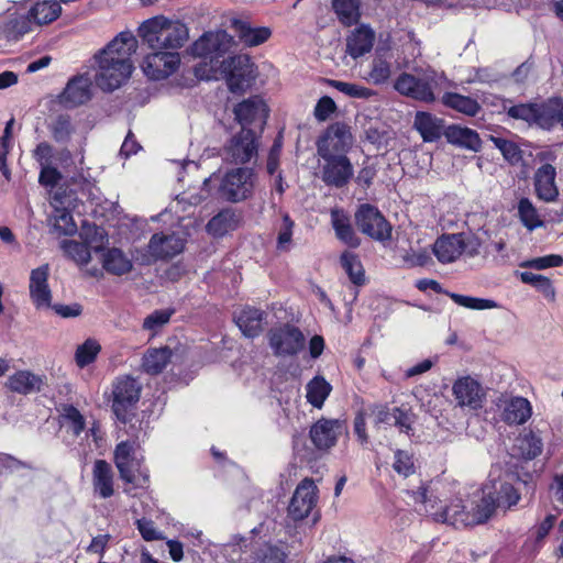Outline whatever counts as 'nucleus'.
I'll list each match as a JSON object with an SVG mask.
<instances>
[{
	"label": "nucleus",
	"mask_w": 563,
	"mask_h": 563,
	"mask_svg": "<svg viewBox=\"0 0 563 563\" xmlns=\"http://www.w3.org/2000/svg\"><path fill=\"white\" fill-rule=\"evenodd\" d=\"M492 470L488 483L481 496L451 497L449 484L437 481L421 485L408 494L415 503H420L424 511L435 521L455 528H466L487 522L497 508L510 509L520 500V494L514 487L515 474H495Z\"/></svg>",
	"instance_id": "f257e3e1"
},
{
	"label": "nucleus",
	"mask_w": 563,
	"mask_h": 563,
	"mask_svg": "<svg viewBox=\"0 0 563 563\" xmlns=\"http://www.w3.org/2000/svg\"><path fill=\"white\" fill-rule=\"evenodd\" d=\"M137 40L131 32H121L97 56L98 71L95 80L104 91H113L131 76V57L136 53Z\"/></svg>",
	"instance_id": "f03ea898"
},
{
	"label": "nucleus",
	"mask_w": 563,
	"mask_h": 563,
	"mask_svg": "<svg viewBox=\"0 0 563 563\" xmlns=\"http://www.w3.org/2000/svg\"><path fill=\"white\" fill-rule=\"evenodd\" d=\"M257 174L254 168L240 166L228 169L222 175L212 174L202 183L201 192L190 203L198 205L210 196L211 185L217 183L216 197L219 200L240 203L253 198L257 185Z\"/></svg>",
	"instance_id": "7ed1b4c3"
},
{
	"label": "nucleus",
	"mask_w": 563,
	"mask_h": 563,
	"mask_svg": "<svg viewBox=\"0 0 563 563\" xmlns=\"http://www.w3.org/2000/svg\"><path fill=\"white\" fill-rule=\"evenodd\" d=\"M137 35L148 49L178 52L187 43L189 30L178 19L156 15L140 24Z\"/></svg>",
	"instance_id": "20e7f679"
},
{
	"label": "nucleus",
	"mask_w": 563,
	"mask_h": 563,
	"mask_svg": "<svg viewBox=\"0 0 563 563\" xmlns=\"http://www.w3.org/2000/svg\"><path fill=\"white\" fill-rule=\"evenodd\" d=\"M442 80V74L432 67H413L396 78L394 89L412 100L432 103L437 99Z\"/></svg>",
	"instance_id": "39448f33"
},
{
	"label": "nucleus",
	"mask_w": 563,
	"mask_h": 563,
	"mask_svg": "<svg viewBox=\"0 0 563 563\" xmlns=\"http://www.w3.org/2000/svg\"><path fill=\"white\" fill-rule=\"evenodd\" d=\"M114 463L120 477L134 487L143 488L150 483L148 470L142 460L135 456L134 445L128 441L120 442L114 450Z\"/></svg>",
	"instance_id": "423d86ee"
},
{
	"label": "nucleus",
	"mask_w": 563,
	"mask_h": 563,
	"mask_svg": "<svg viewBox=\"0 0 563 563\" xmlns=\"http://www.w3.org/2000/svg\"><path fill=\"white\" fill-rule=\"evenodd\" d=\"M267 340L273 354L277 357L295 356L303 350L306 343L302 331L290 323L271 328Z\"/></svg>",
	"instance_id": "0eeeda50"
},
{
	"label": "nucleus",
	"mask_w": 563,
	"mask_h": 563,
	"mask_svg": "<svg viewBox=\"0 0 563 563\" xmlns=\"http://www.w3.org/2000/svg\"><path fill=\"white\" fill-rule=\"evenodd\" d=\"M222 69L225 74L230 91L242 93L255 80V66L247 55H235L223 60Z\"/></svg>",
	"instance_id": "6e6552de"
},
{
	"label": "nucleus",
	"mask_w": 563,
	"mask_h": 563,
	"mask_svg": "<svg viewBox=\"0 0 563 563\" xmlns=\"http://www.w3.org/2000/svg\"><path fill=\"white\" fill-rule=\"evenodd\" d=\"M353 144L350 128L341 122L329 125L325 132L317 141L319 157L345 155Z\"/></svg>",
	"instance_id": "1a4fd4ad"
},
{
	"label": "nucleus",
	"mask_w": 563,
	"mask_h": 563,
	"mask_svg": "<svg viewBox=\"0 0 563 563\" xmlns=\"http://www.w3.org/2000/svg\"><path fill=\"white\" fill-rule=\"evenodd\" d=\"M258 141L254 131L242 129L223 148V161L229 164L244 165L257 156Z\"/></svg>",
	"instance_id": "9d476101"
},
{
	"label": "nucleus",
	"mask_w": 563,
	"mask_h": 563,
	"mask_svg": "<svg viewBox=\"0 0 563 563\" xmlns=\"http://www.w3.org/2000/svg\"><path fill=\"white\" fill-rule=\"evenodd\" d=\"M358 230L376 241L390 239L391 227L380 211L368 203L361 205L355 213Z\"/></svg>",
	"instance_id": "9b49d317"
},
{
	"label": "nucleus",
	"mask_w": 563,
	"mask_h": 563,
	"mask_svg": "<svg viewBox=\"0 0 563 563\" xmlns=\"http://www.w3.org/2000/svg\"><path fill=\"white\" fill-rule=\"evenodd\" d=\"M142 63V69L145 76L152 80H161L169 77L178 69L180 65V55L178 52L165 49H151Z\"/></svg>",
	"instance_id": "f8f14e48"
},
{
	"label": "nucleus",
	"mask_w": 563,
	"mask_h": 563,
	"mask_svg": "<svg viewBox=\"0 0 563 563\" xmlns=\"http://www.w3.org/2000/svg\"><path fill=\"white\" fill-rule=\"evenodd\" d=\"M141 386L130 376L118 377L113 383L112 409L119 420L125 421L128 411L140 399Z\"/></svg>",
	"instance_id": "ddd939ff"
},
{
	"label": "nucleus",
	"mask_w": 563,
	"mask_h": 563,
	"mask_svg": "<svg viewBox=\"0 0 563 563\" xmlns=\"http://www.w3.org/2000/svg\"><path fill=\"white\" fill-rule=\"evenodd\" d=\"M321 180L330 187L343 188L354 175V168L346 155L321 157Z\"/></svg>",
	"instance_id": "4468645a"
},
{
	"label": "nucleus",
	"mask_w": 563,
	"mask_h": 563,
	"mask_svg": "<svg viewBox=\"0 0 563 563\" xmlns=\"http://www.w3.org/2000/svg\"><path fill=\"white\" fill-rule=\"evenodd\" d=\"M318 487L313 479L303 478L296 487L291 497L288 515L294 520H302L309 516L317 504Z\"/></svg>",
	"instance_id": "2eb2a0df"
},
{
	"label": "nucleus",
	"mask_w": 563,
	"mask_h": 563,
	"mask_svg": "<svg viewBox=\"0 0 563 563\" xmlns=\"http://www.w3.org/2000/svg\"><path fill=\"white\" fill-rule=\"evenodd\" d=\"M452 393L460 407L473 410L482 408L486 398L482 384L471 376L457 378L452 386Z\"/></svg>",
	"instance_id": "dca6fc26"
},
{
	"label": "nucleus",
	"mask_w": 563,
	"mask_h": 563,
	"mask_svg": "<svg viewBox=\"0 0 563 563\" xmlns=\"http://www.w3.org/2000/svg\"><path fill=\"white\" fill-rule=\"evenodd\" d=\"M233 45V37L224 30L207 32L192 45V53L199 57L217 58Z\"/></svg>",
	"instance_id": "f3484780"
},
{
	"label": "nucleus",
	"mask_w": 563,
	"mask_h": 563,
	"mask_svg": "<svg viewBox=\"0 0 563 563\" xmlns=\"http://www.w3.org/2000/svg\"><path fill=\"white\" fill-rule=\"evenodd\" d=\"M49 265L44 264L31 271L29 291L32 303L36 309H49L52 307V290L48 285Z\"/></svg>",
	"instance_id": "a211bd4d"
},
{
	"label": "nucleus",
	"mask_w": 563,
	"mask_h": 563,
	"mask_svg": "<svg viewBox=\"0 0 563 563\" xmlns=\"http://www.w3.org/2000/svg\"><path fill=\"white\" fill-rule=\"evenodd\" d=\"M345 431V426L339 419H320L310 428V439L318 450H328L335 445Z\"/></svg>",
	"instance_id": "6ab92c4d"
},
{
	"label": "nucleus",
	"mask_w": 563,
	"mask_h": 563,
	"mask_svg": "<svg viewBox=\"0 0 563 563\" xmlns=\"http://www.w3.org/2000/svg\"><path fill=\"white\" fill-rule=\"evenodd\" d=\"M496 406L501 409V419L508 424H522L532 413L530 401L520 396H500Z\"/></svg>",
	"instance_id": "aec40b11"
},
{
	"label": "nucleus",
	"mask_w": 563,
	"mask_h": 563,
	"mask_svg": "<svg viewBox=\"0 0 563 563\" xmlns=\"http://www.w3.org/2000/svg\"><path fill=\"white\" fill-rule=\"evenodd\" d=\"M91 99V80L86 75L71 78L59 95V103L66 108H75Z\"/></svg>",
	"instance_id": "412c9836"
},
{
	"label": "nucleus",
	"mask_w": 563,
	"mask_h": 563,
	"mask_svg": "<svg viewBox=\"0 0 563 563\" xmlns=\"http://www.w3.org/2000/svg\"><path fill=\"white\" fill-rule=\"evenodd\" d=\"M234 115L235 120L242 125V129H246V125L257 121L261 124V129H263L268 115V109L258 96H254L236 104Z\"/></svg>",
	"instance_id": "4be33fe9"
},
{
	"label": "nucleus",
	"mask_w": 563,
	"mask_h": 563,
	"mask_svg": "<svg viewBox=\"0 0 563 563\" xmlns=\"http://www.w3.org/2000/svg\"><path fill=\"white\" fill-rule=\"evenodd\" d=\"M556 169L551 164H542L533 175L536 195L545 202H553L559 197V188L555 183Z\"/></svg>",
	"instance_id": "5701e85b"
},
{
	"label": "nucleus",
	"mask_w": 563,
	"mask_h": 563,
	"mask_svg": "<svg viewBox=\"0 0 563 563\" xmlns=\"http://www.w3.org/2000/svg\"><path fill=\"white\" fill-rule=\"evenodd\" d=\"M147 246L148 252L154 258L164 260L181 253L185 247V241L175 233H155L150 239Z\"/></svg>",
	"instance_id": "b1692460"
},
{
	"label": "nucleus",
	"mask_w": 563,
	"mask_h": 563,
	"mask_svg": "<svg viewBox=\"0 0 563 563\" xmlns=\"http://www.w3.org/2000/svg\"><path fill=\"white\" fill-rule=\"evenodd\" d=\"M267 313L258 308L245 306L234 316V321L246 338H256L264 330Z\"/></svg>",
	"instance_id": "393cba45"
},
{
	"label": "nucleus",
	"mask_w": 563,
	"mask_h": 563,
	"mask_svg": "<svg viewBox=\"0 0 563 563\" xmlns=\"http://www.w3.org/2000/svg\"><path fill=\"white\" fill-rule=\"evenodd\" d=\"M242 221L240 212L231 207L223 208L206 224V231L213 238H222L236 230Z\"/></svg>",
	"instance_id": "a878e982"
},
{
	"label": "nucleus",
	"mask_w": 563,
	"mask_h": 563,
	"mask_svg": "<svg viewBox=\"0 0 563 563\" xmlns=\"http://www.w3.org/2000/svg\"><path fill=\"white\" fill-rule=\"evenodd\" d=\"M232 27L240 42L247 47L258 46L269 40L272 30L268 26H253L250 22L234 19Z\"/></svg>",
	"instance_id": "bb28decb"
},
{
	"label": "nucleus",
	"mask_w": 563,
	"mask_h": 563,
	"mask_svg": "<svg viewBox=\"0 0 563 563\" xmlns=\"http://www.w3.org/2000/svg\"><path fill=\"white\" fill-rule=\"evenodd\" d=\"M461 234H443L433 244V254L442 264L455 262L462 254Z\"/></svg>",
	"instance_id": "cd10ccee"
},
{
	"label": "nucleus",
	"mask_w": 563,
	"mask_h": 563,
	"mask_svg": "<svg viewBox=\"0 0 563 563\" xmlns=\"http://www.w3.org/2000/svg\"><path fill=\"white\" fill-rule=\"evenodd\" d=\"M44 384L43 377L30 371H18L10 375L5 382V387L20 395L38 393Z\"/></svg>",
	"instance_id": "c85d7f7f"
},
{
	"label": "nucleus",
	"mask_w": 563,
	"mask_h": 563,
	"mask_svg": "<svg viewBox=\"0 0 563 563\" xmlns=\"http://www.w3.org/2000/svg\"><path fill=\"white\" fill-rule=\"evenodd\" d=\"M92 486L95 493L103 499L110 498L113 493V471L104 460H97L92 470Z\"/></svg>",
	"instance_id": "c756f323"
},
{
	"label": "nucleus",
	"mask_w": 563,
	"mask_h": 563,
	"mask_svg": "<svg viewBox=\"0 0 563 563\" xmlns=\"http://www.w3.org/2000/svg\"><path fill=\"white\" fill-rule=\"evenodd\" d=\"M375 40L372 29L361 25L355 29L346 40V53L354 59L371 52Z\"/></svg>",
	"instance_id": "7c9ffc66"
},
{
	"label": "nucleus",
	"mask_w": 563,
	"mask_h": 563,
	"mask_svg": "<svg viewBox=\"0 0 563 563\" xmlns=\"http://www.w3.org/2000/svg\"><path fill=\"white\" fill-rule=\"evenodd\" d=\"M444 135L448 142L453 145L474 152H478L482 147V141L478 133L470 128L453 124L445 129Z\"/></svg>",
	"instance_id": "2f4dec72"
},
{
	"label": "nucleus",
	"mask_w": 563,
	"mask_h": 563,
	"mask_svg": "<svg viewBox=\"0 0 563 563\" xmlns=\"http://www.w3.org/2000/svg\"><path fill=\"white\" fill-rule=\"evenodd\" d=\"M413 126L424 142H434L443 133V120L424 111L416 113Z\"/></svg>",
	"instance_id": "473e14b6"
},
{
	"label": "nucleus",
	"mask_w": 563,
	"mask_h": 563,
	"mask_svg": "<svg viewBox=\"0 0 563 563\" xmlns=\"http://www.w3.org/2000/svg\"><path fill=\"white\" fill-rule=\"evenodd\" d=\"M62 428H64L66 432L64 441L67 445H71L75 439L86 429L85 417L76 407L67 405L64 407L62 413Z\"/></svg>",
	"instance_id": "72a5a7b5"
},
{
	"label": "nucleus",
	"mask_w": 563,
	"mask_h": 563,
	"mask_svg": "<svg viewBox=\"0 0 563 563\" xmlns=\"http://www.w3.org/2000/svg\"><path fill=\"white\" fill-rule=\"evenodd\" d=\"M441 102L444 107L467 117H476L482 110V107L476 99L457 92L443 93Z\"/></svg>",
	"instance_id": "f704fd0d"
},
{
	"label": "nucleus",
	"mask_w": 563,
	"mask_h": 563,
	"mask_svg": "<svg viewBox=\"0 0 563 563\" xmlns=\"http://www.w3.org/2000/svg\"><path fill=\"white\" fill-rule=\"evenodd\" d=\"M543 442L541 437L533 431H526L521 433L514 446L516 455L523 460H533L542 453Z\"/></svg>",
	"instance_id": "c9c22d12"
},
{
	"label": "nucleus",
	"mask_w": 563,
	"mask_h": 563,
	"mask_svg": "<svg viewBox=\"0 0 563 563\" xmlns=\"http://www.w3.org/2000/svg\"><path fill=\"white\" fill-rule=\"evenodd\" d=\"M560 103L561 100L556 98L549 99L542 103H537L533 124L541 129L550 130L560 123Z\"/></svg>",
	"instance_id": "e433bc0d"
},
{
	"label": "nucleus",
	"mask_w": 563,
	"mask_h": 563,
	"mask_svg": "<svg viewBox=\"0 0 563 563\" xmlns=\"http://www.w3.org/2000/svg\"><path fill=\"white\" fill-rule=\"evenodd\" d=\"M172 355L173 352L168 346L148 349L143 356L142 367L145 373L157 375L165 369Z\"/></svg>",
	"instance_id": "4c0bfd02"
},
{
	"label": "nucleus",
	"mask_w": 563,
	"mask_h": 563,
	"mask_svg": "<svg viewBox=\"0 0 563 563\" xmlns=\"http://www.w3.org/2000/svg\"><path fill=\"white\" fill-rule=\"evenodd\" d=\"M102 266L108 273L121 276L130 273L133 264L120 249L113 247L103 253Z\"/></svg>",
	"instance_id": "58836bf2"
},
{
	"label": "nucleus",
	"mask_w": 563,
	"mask_h": 563,
	"mask_svg": "<svg viewBox=\"0 0 563 563\" xmlns=\"http://www.w3.org/2000/svg\"><path fill=\"white\" fill-rule=\"evenodd\" d=\"M331 222L335 231L336 238L343 243L351 247H357L360 245V239L356 236L350 219L340 210L331 211Z\"/></svg>",
	"instance_id": "ea45409f"
},
{
	"label": "nucleus",
	"mask_w": 563,
	"mask_h": 563,
	"mask_svg": "<svg viewBox=\"0 0 563 563\" xmlns=\"http://www.w3.org/2000/svg\"><path fill=\"white\" fill-rule=\"evenodd\" d=\"M62 12L59 2L44 0L35 2L29 10L30 16L37 25L48 24L55 21Z\"/></svg>",
	"instance_id": "a19ab883"
},
{
	"label": "nucleus",
	"mask_w": 563,
	"mask_h": 563,
	"mask_svg": "<svg viewBox=\"0 0 563 563\" xmlns=\"http://www.w3.org/2000/svg\"><path fill=\"white\" fill-rule=\"evenodd\" d=\"M331 390L332 386L324 377L316 376L306 386L307 401L314 408L321 409Z\"/></svg>",
	"instance_id": "79ce46f5"
},
{
	"label": "nucleus",
	"mask_w": 563,
	"mask_h": 563,
	"mask_svg": "<svg viewBox=\"0 0 563 563\" xmlns=\"http://www.w3.org/2000/svg\"><path fill=\"white\" fill-rule=\"evenodd\" d=\"M332 8L340 22L344 25L355 24L360 19L358 0H333Z\"/></svg>",
	"instance_id": "37998d69"
},
{
	"label": "nucleus",
	"mask_w": 563,
	"mask_h": 563,
	"mask_svg": "<svg viewBox=\"0 0 563 563\" xmlns=\"http://www.w3.org/2000/svg\"><path fill=\"white\" fill-rule=\"evenodd\" d=\"M518 216L523 227L529 231L544 227V222L541 219L537 208L528 198H521L519 200Z\"/></svg>",
	"instance_id": "c03bdc74"
},
{
	"label": "nucleus",
	"mask_w": 563,
	"mask_h": 563,
	"mask_svg": "<svg viewBox=\"0 0 563 563\" xmlns=\"http://www.w3.org/2000/svg\"><path fill=\"white\" fill-rule=\"evenodd\" d=\"M49 222L53 227V231L58 235L71 236L77 232V224L67 209L56 208Z\"/></svg>",
	"instance_id": "a18cd8bd"
},
{
	"label": "nucleus",
	"mask_w": 563,
	"mask_h": 563,
	"mask_svg": "<svg viewBox=\"0 0 563 563\" xmlns=\"http://www.w3.org/2000/svg\"><path fill=\"white\" fill-rule=\"evenodd\" d=\"M391 76V64L382 57H375L371 65L369 70L363 78L372 85H383L388 81Z\"/></svg>",
	"instance_id": "49530a36"
},
{
	"label": "nucleus",
	"mask_w": 563,
	"mask_h": 563,
	"mask_svg": "<svg viewBox=\"0 0 563 563\" xmlns=\"http://www.w3.org/2000/svg\"><path fill=\"white\" fill-rule=\"evenodd\" d=\"M341 265L354 285L362 286L365 283L364 268L357 255L344 252L341 255Z\"/></svg>",
	"instance_id": "de8ad7c7"
},
{
	"label": "nucleus",
	"mask_w": 563,
	"mask_h": 563,
	"mask_svg": "<svg viewBox=\"0 0 563 563\" xmlns=\"http://www.w3.org/2000/svg\"><path fill=\"white\" fill-rule=\"evenodd\" d=\"M65 255L73 260L78 265H87L91 260V253L89 247L80 242L74 240H64L60 243Z\"/></svg>",
	"instance_id": "09e8293b"
},
{
	"label": "nucleus",
	"mask_w": 563,
	"mask_h": 563,
	"mask_svg": "<svg viewBox=\"0 0 563 563\" xmlns=\"http://www.w3.org/2000/svg\"><path fill=\"white\" fill-rule=\"evenodd\" d=\"M445 295L456 305L472 310H487L498 307L497 302L492 299L476 298L451 291H445Z\"/></svg>",
	"instance_id": "8fccbe9b"
},
{
	"label": "nucleus",
	"mask_w": 563,
	"mask_h": 563,
	"mask_svg": "<svg viewBox=\"0 0 563 563\" xmlns=\"http://www.w3.org/2000/svg\"><path fill=\"white\" fill-rule=\"evenodd\" d=\"M490 141L509 164L517 165L522 159V151L515 142L499 136H490Z\"/></svg>",
	"instance_id": "3c124183"
},
{
	"label": "nucleus",
	"mask_w": 563,
	"mask_h": 563,
	"mask_svg": "<svg viewBox=\"0 0 563 563\" xmlns=\"http://www.w3.org/2000/svg\"><path fill=\"white\" fill-rule=\"evenodd\" d=\"M100 350H101V346L96 340H92V339L86 340L76 350V354H75L76 364L81 368L91 364L96 360Z\"/></svg>",
	"instance_id": "603ef678"
},
{
	"label": "nucleus",
	"mask_w": 563,
	"mask_h": 563,
	"mask_svg": "<svg viewBox=\"0 0 563 563\" xmlns=\"http://www.w3.org/2000/svg\"><path fill=\"white\" fill-rule=\"evenodd\" d=\"M286 554L277 545L263 544L254 553L252 561L255 563H285Z\"/></svg>",
	"instance_id": "864d4df0"
},
{
	"label": "nucleus",
	"mask_w": 563,
	"mask_h": 563,
	"mask_svg": "<svg viewBox=\"0 0 563 563\" xmlns=\"http://www.w3.org/2000/svg\"><path fill=\"white\" fill-rule=\"evenodd\" d=\"M331 87L351 98L367 99L373 96V90L361 85L341 81L329 80Z\"/></svg>",
	"instance_id": "5fc2aeb1"
},
{
	"label": "nucleus",
	"mask_w": 563,
	"mask_h": 563,
	"mask_svg": "<svg viewBox=\"0 0 563 563\" xmlns=\"http://www.w3.org/2000/svg\"><path fill=\"white\" fill-rule=\"evenodd\" d=\"M51 132L56 142H67L73 132L74 128L68 115H58L51 124Z\"/></svg>",
	"instance_id": "6e6d98bb"
},
{
	"label": "nucleus",
	"mask_w": 563,
	"mask_h": 563,
	"mask_svg": "<svg viewBox=\"0 0 563 563\" xmlns=\"http://www.w3.org/2000/svg\"><path fill=\"white\" fill-rule=\"evenodd\" d=\"M561 266H563V257L559 254H549L520 263V267L533 268L537 271Z\"/></svg>",
	"instance_id": "4d7b16f0"
},
{
	"label": "nucleus",
	"mask_w": 563,
	"mask_h": 563,
	"mask_svg": "<svg viewBox=\"0 0 563 563\" xmlns=\"http://www.w3.org/2000/svg\"><path fill=\"white\" fill-rule=\"evenodd\" d=\"M393 468L396 473L405 477H408L409 475L413 474L415 462L412 454L404 450H397L395 452Z\"/></svg>",
	"instance_id": "13d9d810"
},
{
	"label": "nucleus",
	"mask_w": 563,
	"mask_h": 563,
	"mask_svg": "<svg viewBox=\"0 0 563 563\" xmlns=\"http://www.w3.org/2000/svg\"><path fill=\"white\" fill-rule=\"evenodd\" d=\"M173 312L174 311L169 309L155 310L144 319L143 329L156 332L169 322Z\"/></svg>",
	"instance_id": "bf43d9fd"
},
{
	"label": "nucleus",
	"mask_w": 563,
	"mask_h": 563,
	"mask_svg": "<svg viewBox=\"0 0 563 563\" xmlns=\"http://www.w3.org/2000/svg\"><path fill=\"white\" fill-rule=\"evenodd\" d=\"M537 103H519L507 109V114L516 120H523L533 124L536 119Z\"/></svg>",
	"instance_id": "052dcab7"
},
{
	"label": "nucleus",
	"mask_w": 563,
	"mask_h": 563,
	"mask_svg": "<svg viewBox=\"0 0 563 563\" xmlns=\"http://www.w3.org/2000/svg\"><path fill=\"white\" fill-rule=\"evenodd\" d=\"M32 22L33 20L29 12L26 15H19L12 19L8 24L9 34L12 35L15 40L23 36L31 31Z\"/></svg>",
	"instance_id": "680f3d73"
},
{
	"label": "nucleus",
	"mask_w": 563,
	"mask_h": 563,
	"mask_svg": "<svg viewBox=\"0 0 563 563\" xmlns=\"http://www.w3.org/2000/svg\"><path fill=\"white\" fill-rule=\"evenodd\" d=\"M461 234V244L463 247V254H465L468 257H475L479 255L481 249H482V240L478 235L475 234H466V233H460Z\"/></svg>",
	"instance_id": "e2e57ef3"
},
{
	"label": "nucleus",
	"mask_w": 563,
	"mask_h": 563,
	"mask_svg": "<svg viewBox=\"0 0 563 563\" xmlns=\"http://www.w3.org/2000/svg\"><path fill=\"white\" fill-rule=\"evenodd\" d=\"M294 221L288 214L283 216V223L278 232L277 246L279 250H287L291 242Z\"/></svg>",
	"instance_id": "0e129e2a"
},
{
	"label": "nucleus",
	"mask_w": 563,
	"mask_h": 563,
	"mask_svg": "<svg viewBox=\"0 0 563 563\" xmlns=\"http://www.w3.org/2000/svg\"><path fill=\"white\" fill-rule=\"evenodd\" d=\"M336 110V104L332 98L324 96L319 99L314 107V117L318 121H325Z\"/></svg>",
	"instance_id": "69168bd1"
},
{
	"label": "nucleus",
	"mask_w": 563,
	"mask_h": 563,
	"mask_svg": "<svg viewBox=\"0 0 563 563\" xmlns=\"http://www.w3.org/2000/svg\"><path fill=\"white\" fill-rule=\"evenodd\" d=\"M412 413L399 407L394 408L393 424L396 426L401 432L408 434L409 431L412 429Z\"/></svg>",
	"instance_id": "338daca9"
},
{
	"label": "nucleus",
	"mask_w": 563,
	"mask_h": 563,
	"mask_svg": "<svg viewBox=\"0 0 563 563\" xmlns=\"http://www.w3.org/2000/svg\"><path fill=\"white\" fill-rule=\"evenodd\" d=\"M136 527L142 538L146 541L162 540L164 537L162 532L156 530L152 520L145 518L136 520Z\"/></svg>",
	"instance_id": "774afa93"
}]
</instances>
